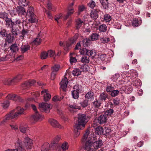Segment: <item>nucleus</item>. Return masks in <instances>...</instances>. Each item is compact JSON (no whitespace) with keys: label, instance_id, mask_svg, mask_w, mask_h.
<instances>
[{"label":"nucleus","instance_id":"nucleus-36","mask_svg":"<svg viewBox=\"0 0 151 151\" xmlns=\"http://www.w3.org/2000/svg\"><path fill=\"white\" fill-rule=\"evenodd\" d=\"M107 26L105 24H102L99 27V31L101 32H105L107 30Z\"/></svg>","mask_w":151,"mask_h":151},{"label":"nucleus","instance_id":"nucleus-58","mask_svg":"<svg viewBox=\"0 0 151 151\" xmlns=\"http://www.w3.org/2000/svg\"><path fill=\"white\" fill-rule=\"evenodd\" d=\"M96 4L95 2L93 1H91L88 4V6L91 8L93 9L95 6Z\"/></svg>","mask_w":151,"mask_h":151},{"label":"nucleus","instance_id":"nucleus-44","mask_svg":"<svg viewBox=\"0 0 151 151\" xmlns=\"http://www.w3.org/2000/svg\"><path fill=\"white\" fill-rule=\"evenodd\" d=\"M104 131L105 134L106 136H107L108 135H109V134L111 132V130L110 128L108 127H105L104 129Z\"/></svg>","mask_w":151,"mask_h":151},{"label":"nucleus","instance_id":"nucleus-19","mask_svg":"<svg viewBox=\"0 0 151 151\" xmlns=\"http://www.w3.org/2000/svg\"><path fill=\"white\" fill-rule=\"evenodd\" d=\"M47 90H45L41 91V94L43 95L44 99L45 101H48L51 98L50 95L48 93Z\"/></svg>","mask_w":151,"mask_h":151},{"label":"nucleus","instance_id":"nucleus-45","mask_svg":"<svg viewBox=\"0 0 151 151\" xmlns=\"http://www.w3.org/2000/svg\"><path fill=\"white\" fill-rule=\"evenodd\" d=\"M41 41V39L40 38L37 37L36 38L33 40L32 42V44H35L36 45H38L40 44Z\"/></svg>","mask_w":151,"mask_h":151},{"label":"nucleus","instance_id":"nucleus-37","mask_svg":"<svg viewBox=\"0 0 151 151\" xmlns=\"http://www.w3.org/2000/svg\"><path fill=\"white\" fill-rule=\"evenodd\" d=\"M103 17L104 18V19L106 22H109L111 19V17L108 14H105ZM100 18H102L103 19V18L101 17V16H100Z\"/></svg>","mask_w":151,"mask_h":151},{"label":"nucleus","instance_id":"nucleus-59","mask_svg":"<svg viewBox=\"0 0 151 151\" xmlns=\"http://www.w3.org/2000/svg\"><path fill=\"white\" fill-rule=\"evenodd\" d=\"M102 42L104 43H107L110 41L109 38L106 37H104L101 40Z\"/></svg>","mask_w":151,"mask_h":151},{"label":"nucleus","instance_id":"nucleus-64","mask_svg":"<svg viewBox=\"0 0 151 151\" xmlns=\"http://www.w3.org/2000/svg\"><path fill=\"white\" fill-rule=\"evenodd\" d=\"M94 58L95 59V60L96 61H100L101 60L100 58V54L99 53L98 54H96L95 55L94 57Z\"/></svg>","mask_w":151,"mask_h":151},{"label":"nucleus","instance_id":"nucleus-1","mask_svg":"<svg viewBox=\"0 0 151 151\" xmlns=\"http://www.w3.org/2000/svg\"><path fill=\"white\" fill-rule=\"evenodd\" d=\"M32 144V139L28 137L23 138V144L19 139L18 138L15 143L16 148L13 149H8L5 151H26L24 147L30 149Z\"/></svg>","mask_w":151,"mask_h":151},{"label":"nucleus","instance_id":"nucleus-31","mask_svg":"<svg viewBox=\"0 0 151 151\" xmlns=\"http://www.w3.org/2000/svg\"><path fill=\"white\" fill-rule=\"evenodd\" d=\"M102 103L99 99H96L95 100L92 102V104L95 108H99L100 107Z\"/></svg>","mask_w":151,"mask_h":151},{"label":"nucleus","instance_id":"nucleus-43","mask_svg":"<svg viewBox=\"0 0 151 151\" xmlns=\"http://www.w3.org/2000/svg\"><path fill=\"white\" fill-rule=\"evenodd\" d=\"M86 9V7L83 5H80L78 6V14L80 15L82 12L85 11Z\"/></svg>","mask_w":151,"mask_h":151},{"label":"nucleus","instance_id":"nucleus-34","mask_svg":"<svg viewBox=\"0 0 151 151\" xmlns=\"http://www.w3.org/2000/svg\"><path fill=\"white\" fill-rule=\"evenodd\" d=\"M75 54L74 53H70V61L71 63L72 64L73 63H75L77 61V60L76 59V58L75 57H74L75 56Z\"/></svg>","mask_w":151,"mask_h":151},{"label":"nucleus","instance_id":"nucleus-27","mask_svg":"<svg viewBox=\"0 0 151 151\" xmlns=\"http://www.w3.org/2000/svg\"><path fill=\"white\" fill-rule=\"evenodd\" d=\"M85 98L86 99L91 101L94 99V93L91 91H89L85 95Z\"/></svg>","mask_w":151,"mask_h":151},{"label":"nucleus","instance_id":"nucleus-16","mask_svg":"<svg viewBox=\"0 0 151 151\" xmlns=\"http://www.w3.org/2000/svg\"><path fill=\"white\" fill-rule=\"evenodd\" d=\"M60 139V137L59 136H57L55 138L52 143L51 144V147L53 149H56L57 147H58L60 144L58 143Z\"/></svg>","mask_w":151,"mask_h":151},{"label":"nucleus","instance_id":"nucleus-41","mask_svg":"<svg viewBox=\"0 0 151 151\" xmlns=\"http://www.w3.org/2000/svg\"><path fill=\"white\" fill-rule=\"evenodd\" d=\"M88 100L85 99L84 101L80 103V105L83 108H85L88 105Z\"/></svg>","mask_w":151,"mask_h":151},{"label":"nucleus","instance_id":"nucleus-9","mask_svg":"<svg viewBox=\"0 0 151 151\" xmlns=\"http://www.w3.org/2000/svg\"><path fill=\"white\" fill-rule=\"evenodd\" d=\"M52 106L51 104H48L46 103L42 102V103L39 104V108L41 111L48 113L52 108Z\"/></svg>","mask_w":151,"mask_h":151},{"label":"nucleus","instance_id":"nucleus-29","mask_svg":"<svg viewBox=\"0 0 151 151\" xmlns=\"http://www.w3.org/2000/svg\"><path fill=\"white\" fill-rule=\"evenodd\" d=\"M114 84H108L105 87L106 91L109 94L114 89Z\"/></svg>","mask_w":151,"mask_h":151},{"label":"nucleus","instance_id":"nucleus-35","mask_svg":"<svg viewBox=\"0 0 151 151\" xmlns=\"http://www.w3.org/2000/svg\"><path fill=\"white\" fill-rule=\"evenodd\" d=\"M81 72L78 68H75L72 71L73 75L75 76H78L81 74Z\"/></svg>","mask_w":151,"mask_h":151},{"label":"nucleus","instance_id":"nucleus-48","mask_svg":"<svg viewBox=\"0 0 151 151\" xmlns=\"http://www.w3.org/2000/svg\"><path fill=\"white\" fill-rule=\"evenodd\" d=\"M114 112V110L113 109H110L106 111L105 113V115L106 116H111L113 114Z\"/></svg>","mask_w":151,"mask_h":151},{"label":"nucleus","instance_id":"nucleus-52","mask_svg":"<svg viewBox=\"0 0 151 151\" xmlns=\"http://www.w3.org/2000/svg\"><path fill=\"white\" fill-rule=\"evenodd\" d=\"M60 68V66L58 65H55L52 68V72H56L58 71Z\"/></svg>","mask_w":151,"mask_h":151},{"label":"nucleus","instance_id":"nucleus-32","mask_svg":"<svg viewBox=\"0 0 151 151\" xmlns=\"http://www.w3.org/2000/svg\"><path fill=\"white\" fill-rule=\"evenodd\" d=\"M10 47V50L13 52L18 51L19 50V47L16 43L12 44Z\"/></svg>","mask_w":151,"mask_h":151},{"label":"nucleus","instance_id":"nucleus-53","mask_svg":"<svg viewBox=\"0 0 151 151\" xmlns=\"http://www.w3.org/2000/svg\"><path fill=\"white\" fill-rule=\"evenodd\" d=\"M47 56L49 55L50 57H54L55 55V53L54 51L52 50H48L47 52Z\"/></svg>","mask_w":151,"mask_h":151},{"label":"nucleus","instance_id":"nucleus-55","mask_svg":"<svg viewBox=\"0 0 151 151\" xmlns=\"http://www.w3.org/2000/svg\"><path fill=\"white\" fill-rule=\"evenodd\" d=\"M27 0H19V4H22V6H25L27 5Z\"/></svg>","mask_w":151,"mask_h":151},{"label":"nucleus","instance_id":"nucleus-8","mask_svg":"<svg viewBox=\"0 0 151 151\" xmlns=\"http://www.w3.org/2000/svg\"><path fill=\"white\" fill-rule=\"evenodd\" d=\"M22 76L21 75H19L14 77L13 79H5L3 81V83L5 85H12L18 82L19 80L21 79Z\"/></svg>","mask_w":151,"mask_h":151},{"label":"nucleus","instance_id":"nucleus-51","mask_svg":"<svg viewBox=\"0 0 151 151\" xmlns=\"http://www.w3.org/2000/svg\"><path fill=\"white\" fill-rule=\"evenodd\" d=\"M82 51L83 54H86L89 56V54L90 53L91 50H89L88 49L86 48H83Z\"/></svg>","mask_w":151,"mask_h":151},{"label":"nucleus","instance_id":"nucleus-28","mask_svg":"<svg viewBox=\"0 0 151 151\" xmlns=\"http://www.w3.org/2000/svg\"><path fill=\"white\" fill-rule=\"evenodd\" d=\"M96 134L100 135L101 134H105L104 129L101 127H98L95 130Z\"/></svg>","mask_w":151,"mask_h":151},{"label":"nucleus","instance_id":"nucleus-62","mask_svg":"<svg viewBox=\"0 0 151 151\" xmlns=\"http://www.w3.org/2000/svg\"><path fill=\"white\" fill-rule=\"evenodd\" d=\"M69 107L71 108L74 109H79L81 108L80 106H77L76 104H73L70 105L69 106Z\"/></svg>","mask_w":151,"mask_h":151},{"label":"nucleus","instance_id":"nucleus-6","mask_svg":"<svg viewBox=\"0 0 151 151\" xmlns=\"http://www.w3.org/2000/svg\"><path fill=\"white\" fill-rule=\"evenodd\" d=\"M10 33L7 35L6 42L4 44V46H6L8 44L11 43L13 42L14 38L18 35L19 32H16L14 30L10 29Z\"/></svg>","mask_w":151,"mask_h":151},{"label":"nucleus","instance_id":"nucleus-4","mask_svg":"<svg viewBox=\"0 0 151 151\" xmlns=\"http://www.w3.org/2000/svg\"><path fill=\"white\" fill-rule=\"evenodd\" d=\"M6 22L7 27L9 28L10 29L16 32L20 33V31L19 28H20V27L19 25L21 23V21L19 19H17L15 21H12L10 18L8 21H6Z\"/></svg>","mask_w":151,"mask_h":151},{"label":"nucleus","instance_id":"nucleus-60","mask_svg":"<svg viewBox=\"0 0 151 151\" xmlns=\"http://www.w3.org/2000/svg\"><path fill=\"white\" fill-rule=\"evenodd\" d=\"M20 131L23 133H25L27 131V129L26 127L21 126L19 128Z\"/></svg>","mask_w":151,"mask_h":151},{"label":"nucleus","instance_id":"nucleus-13","mask_svg":"<svg viewBox=\"0 0 151 151\" xmlns=\"http://www.w3.org/2000/svg\"><path fill=\"white\" fill-rule=\"evenodd\" d=\"M73 88L74 90L72 91V95L73 98L75 99H78L79 97V93L80 90L79 88V86H75Z\"/></svg>","mask_w":151,"mask_h":151},{"label":"nucleus","instance_id":"nucleus-22","mask_svg":"<svg viewBox=\"0 0 151 151\" xmlns=\"http://www.w3.org/2000/svg\"><path fill=\"white\" fill-rule=\"evenodd\" d=\"M8 16L9 14L5 12H0V18L2 19H3L5 20L6 22L5 24L6 27L7 26L6 21H7L8 20H8L10 18H9Z\"/></svg>","mask_w":151,"mask_h":151},{"label":"nucleus","instance_id":"nucleus-46","mask_svg":"<svg viewBox=\"0 0 151 151\" xmlns=\"http://www.w3.org/2000/svg\"><path fill=\"white\" fill-rule=\"evenodd\" d=\"M28 30L23 29L21 33V35L20 36L21 38L23 39L25 35L28 34Z\"/></svg>","mask_w":151,"mask_h":151},{"label":"nucleus","instance_id":"nucleus-33","mask_svg":"<svg viewBox=\"0 0 151 151\" xmlns=\"http://www.w3.org/2000/svg\"><path fill=\"white\" fill-rule=\"evenodd\" d=\"M50 146L49 143H45L41 148V151H48L50 149Z\"/></svg>","mask_w":151,"mask_h":151},{"label":"nucleus","instance_id":"nucleus-12","mask_svg":"<svg viewBox=\"0 0 151 151\" xmlns=\"http://www.w3.org/2000/svg\"><path fill=\"white\" fill-rule=\"evenodd\" d=\"M6 98L9 100H12L14 101L21 103L24 102V101L20 97L15 94H9L7 96Z\"/></svg>","mask_w":151,"mask_h":151},{"label":"nucleus","instance_id":"nucleus-10","mask_svg":"<svg viewBox=\"0 0 151 151\" xmlns=\"http://www.w3.org/2000/svg\"><path fill=\"white\" fill-rule=\"evenodd\" d=\"M31 106L35 112V114L31 117L32 119L35 122L42 120L43 118V117L38 113L37 111L36 106L34 104H32Z\"/></svg>","mask_w":151,"mask_h":151},{"label":"nucleus","instance_id":"nucleus-50","mask_svg":"<svg viewBox=\"0 0 151 151\" xmlns=\"http://www.w3.org/2000/svg\"><path fill=\"white\" fill-rule=\"evenodd\" d=\"M81 61L83 63H88L89 61V57L87 56H83L82 58Z\"/></svg>","mask_w":151,"mask_h":151},{"label":"nucleus","instance_id":"nucleus-3","mask_svg":"<svg viewBox=\"0 0 151 151\" xmlns=\"http://www.w3.org/2000/svg\"><path fill=\"white\" fill-rule=\"evenodd\" d=\"M25 110L20 106H18L16 109L13 110L9 114L6 115L3 120L0 122V125L4 124L7 120L18 117L19 115L24 113Z\"/></svg>","mask_w":151,"mask_h":151},{"label":"nucleus","instance_id":"nucleus-5","mask_svg":"<svg viewBox=\"0 0 151 151\" xmlns=\"http://www.w3.org/2000/svg\"><path fill=\"white\" fill-rule=\"evenodd\" d=\"M88 116L85 114H79L78 117V121L75 124L81 127L82 128H84L85 124L88 121Z\"/></svg>","mask_w":151,"mask_h":151},{"label":"nucleus","instance_id":"nucleus-7","mask_svg":"<svg viewBox=\"0 0 151 151\" xmlns=\"http://www.w3.org/2000/svg\"><path fill=\"white\" fill-rule=\"evenodd\" d=\"M78 36V34H76L73 37L69 39V41L66 43V47L65 48V50L68 51L71 48L72 45L76 43Z\"/></svg>","mask_w":151,"mask_h":151},{"label":"nucleus","instance_id":"nucleus-20","mask_svg":"<svg viewBox=\"0 0 151 151\" xmlns=\"http://www.w3.org/2000/svg\"><path fill=\"white\" fill-rule=\"evenodd\" d=\"M85 24V22L80 18H78L75 20L76 29L78 30L82 24Z\"/></svg>","mask_w":151,"mask_h":151},{"label":"nucleus","instance_id":"nucleus-47","mask_svg":"<svg viewBox=\"0 0 151 151\" xmlns=\"http://www.w3.org/2000/svg\"><path fill=\"white\" fill-rule=\"evenodd\" d=\"M141 84L140 80L139 79L135 80L133 83V85L135 86L136 87H138L141 85Z\"/></svg>","mask_w":151,"mask_h":151},{"label":"nucleus","instance_id":"nucleus-61","mask_svg":"<svg viewBox=\"0 0 151 151\" xmlns=\"http://www.w3.org/2000/svg\"><path fill=\"white\" fill-rule=\"evenodd\" d=\"M0 34L3 37H5L7 35L6 30L4 29H2L1 31H0Z\"/></svg>","mask_w":151,"mask_h":151},{"label":"nucleus","instance_id":"nucleus-30","mask_svg":"<svg viewBox=\"0 0 151 151\" xmlns=\"http://www.w3.org/2000/svg\"><path fill=\"white\" fill-rule=\"evenodd\" d=\"M108 95L106 93L103 92L101 93L99 97V100L102 103L103 101H105L108 98Z\"/></svg>","mask_w":151,"mask_h":151},{"label":"nucleus","instance_id":"nucleus-40","mask_svg":"<svg viewBox=\"0 0 151 151\" xmlns=\"http://www.w3.org/2000/svg\"><path fill=\"white\" fill-rule=\"evenodd\" d=\"M64 98L63 96H56L53 97L52 100L55 101H60Z\"/></svg>","mask_w":151,"mask_h":151},{"label":"nucleus","instance_id":"nucleus-21","mask_svg":"<svg viewBox=\"0 0 151 151\" xmlns=\"http://www.w3.org/2000/svg\"><path fill=\"white\" fill-rule=\"evenodd\" d=\"M49 122L51 125L54 127L60 128H62L61 126L59 124L58 122L54 119H50L49 120Z\"/></svg>","mask_w":151,"mask_h":151},{"label":"nucleus","instance_id":"nucleus-14","mask_svg":"<svg viewBox=\"0 0 151 151\" xmlns=\"http://www.w3.org/2000/svg\"><path fill=\"white\" fill-rule=\"evenodd\" d=\"M103 13L100 10L98 9H93L90 13V16L93 19L96 20L99 17V14Z\"/></svg>","mask_w":151,"mask_h":151},{"label":"nucleus","instance_id":"nucleus-57","mask_svg":"<svg viewBox=\"0 0 151 151\" xmlns=\"http://www.w3.org/2000/svg\"><path fill=\"white\" fill-rule=\"evenodd\" d=\"M115 106H117L119 105V99L118 98H116L112 100Z\"/></svg>","mask_w":151,"mask_h":151},{"label":"nucleus","instance_id":"nucleus-17","mask_svg":"<svg viewBox=\"0 0 151 151\" xmlns=\"http://www.w3.org/2000/svg\"><path fill=\"white\" fill-rule=\"evenodd\" d=\"M68 84V79L66 77H65L63 78L62 81L60 83L61 88L64 92L65 91Z\"/></svg>","mask_w":151,"mask_h":151},{"label":"nucleus","instance_id":"nucleus-25","mask_svg":"<svg viewBox=\"0 0 151 151\" xmlns=\"http://www.w3.org/2000/svg\"><path fill=\"white\" fill-rule=\"evenodd\" d=\"M20 48L21 52L24 53L30 50V46L28 44L23 45L22 44Z\"/></svg>","mask_w":151,"mask_h":151},{"label":"nucleus","instance_id":"nucleus-38","mask_svg":"<svg viewBox=\"0 0 151 151\" xmlns=\"http://www.w3.org/2000/svg\"><path fill=\"white\" fill-rule=\"evenodd\" d=\"M119 93V91L118 90L114 89L109 94L112 97H115L117 96Z\"/></svg>","mask_w":151,"mask_h":151},{"label":"nucleus","instance_id":"nucleus-49","mask_svg":"<svg viewBox=\"0 0 151 151\" xmlns=\"http://www.w3.org/2000/svg\"><path fill=\"white\" fill-rule=\"evenodd\" d=\"M124 91L126 93L128 94L132 92V88L131 87H127L125 88V89Z\"/></svg>","mask_w":151,"mask_h":151},{"label":"nucleus","instance_id":"nucleus-11","mask_svg":"<svg viewBox=\"0 0 151 151\" xmlns=\"http://www.w3.org/2000/svg\"><path fill=\"white\" fill-rule=\"evenodd\" d=\"M107 120V116L105 114H101L98 117H96L94 121L97 125L99 124H102L106 123Z\"/></svg>","mask_w":151,"mask_h":151},{"label":"nucleus","instance_id":"nucleus-39","mask_svg":"<svg viewBox=\"0 0 151 151\" xmlns=\"http://www.w3.org/2000/svg\"><path fill=\"white\" fill-rule=\"evenodd\" d=\"M99 35L96 33H93L91 35V40L93 41L97 40L98 38Z\"/></svg>","mask_w":151,"mask_h":151},{"label":"nucleus","instance_id":"nucleus-15","mask_svg":"<svg viewBox=\"0 0 151 151\" xmlns=\"http://www.w3.org/2000/svg\"><path fill=\"white\" fill-rule=\"evenodd\" d=\"M35 83L36 81L34 80L26 82L22 85L21 87L23 89H27L31 86H34Z\"/></svg>","mask_w":151,"mask_h":151},{"label":"nucleus","instance_id":"nucleus-56","mask_svg":"<svg viewBox=\"0 0 151 151\" xmlns=\"http://www.w3.org/2000/svg\"><path fill=\"white\" fill-rule=\"evenodd\" d=\"M9 101L7 100L5 101L2 104V106L3 107L6 109L9 106Z\"/></svg>","mask_w":151,"mask_h":151},{"label":"nucleus","instance_id":"nucleus-42","mask_svg":"<svg viewBox=\"0 0 151 151\" xmlns=\"http://www.w3.org/2000/svg\"><path fill=\"white\" fill-rule=\"evenodd\" d=\"M100 0L103 7L106 9H107L108 8V3L107 2L108 0H102V1Z\"/></svg>","mask_w":151,"mask_h":151},{"label":"nucleus","instance_id":"nucleus-24","mask_svg":"<svg viewBox=\"0 0 151 151\" xmlns=\"http://www.w3.org/2000/svg\"><path fill=\"white\" fill-rule=\"evenodd\" d=\"M91 43V40L88 38L84 39L81 42V44L83 45V46L85 47L89 46Z\"/></svg>","mask_w":151,"mask_h":151},{"label":"nucleus","instance_id":"nucleus-23","mask_svg":"<svg viewBox=\"0 0 151 151\" xmlns=\"http://www.w3.org/2000/svg\"><path fill=\"white\" fill-rule=\"evenodd\" d=\"M84 128H82L81 127L78 126L77 125H75L74 126V137H77L80 134V130Z\"/></svg>","mask_w":151,"mask_h":151},{"label":"nucleus","instance_id":"nucleus-2","mask_svg":"<svg viewBox=\"0 0 151 151\" xmlns=\"http://www.w3.org/2000/svg\"><path fill=\"white\" fill-rule=\"evenodd\" d=\"M17 11L19 15H26L27 18H28V21L31 23H35L37 22V17L34 14L33 7L30 6L26 12L25 9L21 6L17 7Z\"/></svg>","mask_w":151,"mask_h":151},{"label":"nucleus","instance_id":"nucleus-18","mask_svg":"<svg viewBox=\"0 0 151 151\" xmlns=\"http://www.w3.org/2000/svg\"><path fill=\"white\" fill-rule=\"evenodd\" d=\"M60 145V144L59 146L56 148V149L57 151H65L68 147V143L66 142L63 143L61 147Z\"/></svg>","mask_w":151,"mask_h":151},{"label":"nucleus","instance_id":"nucleus-63","mask_svg":"<svg viewBox=\"0 0 151 151\" xmlns=\"http://www.w3.org/2000/svg\"><path fill=\"white\" fill-rule=\"evenodd\" d=\"M62 14L60 13L59 15H56L55 18V21H56L58 23H59V22L58 21V20L62 18Z\"/></svg>","mask_w":151,"mask_h":151},{"label":"nucleus","instance_id":"nucleus-26","mask_svg":"<svg viewBox=\"0 0 151 151\" xmlns=\"http://www.w3.org/2000/svg\"><path fill=\"white\" fill-rule=\"evenodd\" d=\"M142 22L140 17L134 18L132 23V25L136 27H138L141 24Z\"/></svg>","mask_w":151,"mask_h":151},{"label":"nucleus","instance_id":"nucleus-54","mask_svg":"<svg viewBox=\"0 0 151 151\" xmlns=\"http://www.w3.org/2000/svg\"><path fill=\"white\" fill-rule=\"evenodd\" d=\"M47 57V52H43L41 53L40 57L42 59H45Z\"/></svg>","mask_w":151,"mask_h":151}]
</instances>
